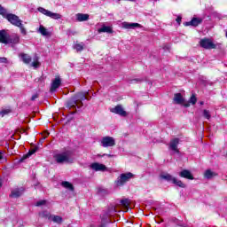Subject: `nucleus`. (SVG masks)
Wrapping results in <instances>:
<instances>
[{
	"mask_svg": "<svg viewBox=\"0 0 227 227\" xmlns=\"http://www.w3.org/2000/svg\"><path fill=\"white\" fill-rule=\"evenodd\" d=\"M53 159L57 164H73L74 162V157L70 151L57 153L53 156Z\"/></svg>",
	"mask_w": 227,
	"mask_h": 227,
	"instance_id": "nucleus-1",
	"label": "nucleus"
},
{
	"mask_svg": "<svg viewBox=\"0 0 227 227\" xmlns=\"http://www.w3.org/2000/svg\"><path fill=\"white\" fill-rule=\"evenodd\" d=\"M160 177L162 180H166L167 182H171V184H174V185H177V187L185 189V184H184V182H182V180L173 176L170 174L163 173V174H160Z\"/></svg>",
	"mask_w": 227,
	"mask_h": 227,
	"instance_id": "nucleus-2",
	"label": "nucleus"
},
{
	"mask_svg": "<svg viewBox=\"0 0 227 227\" xmlns=\"http://www.w3.org/2000/svg\"><path fill=\"white\" fill-rule=\"evenodd\" d=\"M134 176V174L128 172L124 174H121L120 176L115 181V185L117 187H121L122 185H125L127 182L131 180V178Z\"/></svg>",
	"mask_w": 227,
	"mask_h": 227,
	"instance_id": "nucleus-3",
	"label": "nucleus"
},
{
	"mask_svg": "<svg viewBox=\"0 0 227 227\" xmlns=\"http://www.w3.org/2000/svg\"><path fill=\"white\" fill-rule=\"evenodd\" d=\"M100 145L103 148H113V146H116V140L113 137H103L100 140Z\"/></svg>",
	"mask_w": 227,
	"mask_h": 227,
	"instance_id": "nucleus-4",
	"label": "nucleus"
},
{
	"mask_svg": "<svg viewBox=\"0 0 227 227\" xmlns=\"http://www.w3.org/2000/svg\"><path fill=\"white\" fill-rule=\"evenodd\" d=\"M38 12H40V13H43V15H46V17H50V19H53L54 20L61 19V14L52 12L43 7H39Z\"/></svg>",
	"mask_w": 227,
	"mask_h": 227,
	"instance_id": "nucleus-5",
	"label": "nucleus"
},
{
	"mask_svg": "<svg viewBox=\"0 0 227 227\" xmlns=\"http://www.w3.org/2000/svg\"><path fill=\"white\" fill-rule=\"evenodd\" d=\"M200 45L202 47V49H216L217 44L214 43V41L208 38H204L200 41Z\"/></svg>",
	"mask_w": 227,
	"mask_h": 227,
	"instance_id": "nucleus-6",
	"label": "nucleus"
},
{
	"mask_svg": "<svg viewBox=\"0 0 227 227\" xmlns=\"http://www.w3.org/2000/svg\"><path fill=\"white\" fill-rule=\"evenodd\" d=\"M5 19L11 23L12 24V26H16V27L18 26H20V24H22V20L20 19H19V16L15 15V14H12L9 13L5 16Z\"/></svg>",
	"mask_w": 227,
	"mask_h": 227,
	"instance_id": "nucleus-7",
	"label": "nucleus"
},
{
	"mask_svg": "<svg viewBox=\"0 0 227 227\" xmlns=\"http://www.w3.org/2000/svg\"><path fill=\"white\" fill-rule=\"evenodd\" d=\"M110 112L114 113V114H119V116H127V112L123 109L121 105H118L113 108H110Z\"/></svg>",
	"mask_w": 227,
	"mask_h": 227,
	"instance_id": "nucleus-8",
	"label": "nucleus"
},
{
	"mask_svg": "<svg viewBox=\"0 0 227 227\" xmlns=\"http://www.w3.org/2000/svg\"><path fill=\"white\" fill-rule=\"evenodd\" d=\"M61 86V78L59 76H56L55 79L51 82L50 91L54 93L58 88Z\"/></svg>",
	"mask_w": 227,
	"mask_h": 227,
	"instance_id": "nucleus-9",
	"label": "nucleus"
},
{
	"mask_svg": "<svg viewBox=\"0 0 227 227\" xmlns=\"http://www.w3.org/2000/svg\"><path fill=\"white\" fill-rule=\"evenodd\" d=\"M86 96L83 94H78L76 97V100L74 101V105H72V107H78L81 108L82 107V100H86Z\"/></svg>",
	"mask_w": 227,
	"mask_h": 227,
	"instance_id": "nucleus-10",
	"label": "nucleus"
},
{
	"mask_svg": "<svg viewBox=\"0 0 227 227\" xmlns=\"http://www.w3.org/2000/svg\"><path fill=\"white\" fill-rule=\"evenodd\" d=\"M179 144H180V139L173 138L172 140H170L169 149L172 150V152H176V153H178L180 152L178 150V145Z\"/></svg>",
	"mask_w": 227,
	"mask_h": 227,
	"instance_id": "nucleus-11",
	"label": "nucleus"
},
{
	"mask_svg": "<svg viewBox=\"0 0 227 227\" xmlns=\"http://www.w3.org/2000/svg\"><path fill=\"white\" fill-rule=\"evenodd\" d=\"M24 193V187H16L12 190L10 198H20V195Z\"/></svg>",
	"mask_w": 227,
	"mask_h": 227,
	"instance_id": "nucleus-12",
	"label": "nucleus"
},
{
	"mask_svg": "<svg viewBox=\"0 0 227 227\" xmlns=\"http://www.w3.org/2000/svg\"><path fill=\"white\" fill-rule=\"evenodd\" d=\"M91 169L94 171H106L107 169V167L102 163L94 162L90 165Z\"/></svg>",
	"mask_w": 227,
	"mask_h": 227,
	"instance_id": "nucleus-13",
	"label": "nucleus"
},
{
	"mask_svg": "<svg viewBox=\"0 0 227 227\" xmlns=\"http://www.w3.org/2000/svg\"><path fill=\"white\" fill-rule=\"evenodd\" d=\"M181 178H186L187 180H194V176L187 169H184L179 173Z\"/></svg>",
	"mask_w": 227,
	"mask_h": 227,
	"instance_id": "nucleus-14",
	"label": "nucleus"
},
{
	"mask_svg": "<svg viewBox=\"0 0 227 227\" xmlns=\"http://www.w3.org/2000/svg\"><path fill=\"white\" fill-rule=\"evenodd\" d=\"M122 27H124V29H136V27H141V24L124 21L122 22Z\"/></svg>",
	"mask_w": 227,
	"mask_h": 227,
	"instance_id": "nucleus-15",
	"label": "nucleus"
},
{
	"mask_svg": "<svg viewBox=\"0 0 227 227\" xmlns=\"http://www.w3.org/2000/svg\"><path fill=\"white\" fill-rule=\"evenodd\" d=\"M19 56H20V59H21V61H23V63H25V65H29L32 61V59L29 56V54L20 53Z\"/></svg>",
	"mask_w": 227,
	"mask_h": 227,
	"instance_id": "nucleus-16",
	"label": "nucleus"
},
{
	"mask_svg": "<svg viewBox=\"0 0 227 227\" xmlns=\"http://www.w3.org/2000/svg\"><path fill=\"white\" fill-rule=\"evenodd\" d=\"M203 22V20L201 18H193L190 22H187L185 26H200Z\"/></svg>",
	"mask_w": 227,
	"mask_h": 227,
	"instance_id": "nucleus-17",
	"label": "nucleus"
},
{
	"mask_svg": "<svg viewBox=\"0 0 227 227\" xmlns=\"http://www.w3.org/2000/svg\"><path fill=\"white\" fill-rule=\"evenodd\" d=\"M174 102L175 104H184V102H185V99L181 93H176L174 95Z\"/></svg>",
	"mask_w": 227,
	"mask_h": 227,
	"instance_id": "nucleus-18",
	"label": "nucleus"
},
{
	"mask_svg": "<svg viewBox=\"0 0 227 227\" xmlns=\"http://www.w3.org/2000/svg\"><path fill=\"white\" fill-rule=\"evenodd\" d=\"M123 212H129V207H130V200L128 199L121 200Z\"/></svg>",
	"mask_w": 227,
	"mask_h": 227,
	"instance_id": "nucleus-19",
	"label": "nucleus"
},
{
	"mask_svg": "<svg viewBox=\"0 0 227 227\" xmlns=\"http://www.w3.org/2000/svg\"><path fill=\"white\" fill-rule=\"evenodd\" d=\"M76 19H77L78 22H84L90 19V15L78 13V14H76Z\"/></svg>",
	"mask_w": 227,
	"mask_h": 227,
	"instance_id": "nucleus-20",
	"label": "nucleus"
},
{
	"mask_svg": "<svg viewBox=\"0 0 227 227\" xmlns=\"http://www.w3.org/2000/svg\"><path fill=\"white\" fill-rule=\"evenodd\" d=\"M20 42V37L17 35H13L12 37L7 39V43H13L14 45Z\"/></svg>",
	"mask_w": 227,
	"mask_h": 227,
	"instance_id": "nucleus-21",
	"label": "nucleus"
},
{
	"mask_svg": "<svg viewBox=\"0 0 227 227\" xmlns=\"http://www.w3.org/2000/svg\"><path fill=\"white\" fill-rule=\"evenodd\" d=\"M204 176L205 178H207L208 180H210V178H214V176H217V174L215 172H213L210 169H207L205 171Z\"/></svg>",
	"mask_w": 227,
	"mask_h": 227,
	"instance_id": "nucleus-22",
	"label": "nucleus"
},
{
	"mask_svg": "<svg viewBox=\"0 0 227 227\" xmlns=\"http://www.w3.org/2000/svg\"><path fill=\"white\" fill-rule=\"evenodd\" d=\"M0 43H8V37H6V31H0Z\"/></svg>",
	"mask_w": 227,
	"mask_h": 227,
	"instance_id": "nucleus-23",
	"label": "nucleus"
},
{
	"mask_svg": "<svg viewBox=\"0 0 227 227\" xmlns=\"http://www.w3.org/2000/svg\"><path fill=\"white\" fill-rule=\"evenodd\" d=\"M98 33H113V27H107V26H103L101 28H98Z\"/></svg>",
	"mask_w": 227,
	"mask_h": 227,
	"instance_id": "nucleus-24",
	"label": "nucleus"
},
{
	"mask_svg": "<svg viewBox=\"0 0 227 227\" xmlns=\"http://www.w3.org/2000/svg\"><path fill=\"white\" fill-rule=\"evenodd\" d=\"M196 102H198V99L196 98V96L192 95L191 98H190V100L188 103H185L184 104V107H189V106H191V104L192 106H194L196 104Z\"/></svg>",
	"mask_w": 227,
	"mask_h": 227,
	"instance_id": "nucleus-25",
	"label": "nucleus"
},
{
	"mask_svg": "<svg viewBox=\"0 0 227 227\" xmlns=\"http://www.w3.org/2000/svg\"><path fill=\"white\" fill-rule=\"evenodd\" d=\"M36 150L37 148H34L32 150H30L27 154H24L21 160H26V159H29V157H31V155H33L34 153H36Z\"/></svg>",
	"mask_w": 227,
	"mask_h": 227,
	"instance_id": "nucleus-26",
	"label": "nucleus"
},
{
	"mask_svg": "<svg viewBox=\"0 0 227 227\" xmlns=\"http://www.w3.org/2000/svg\"><path fill=\"white\" fill-rule=\"evenodd\" d=\"M39 33L42 34L43 36H49V35H51L43 26L39 27Z\"/></svg>",
	"mask_w": 227,
	"mask_h": 227,
	"instance_id": "nucleus-27",
	"label": "nucleus"
},
{
	"mask_svg": "<svg viewBox=\"0 0 227 227\" xmlns=\"http://www.w3.org/2000/svg\"><path fill=\"white\" fill-rule=\"evenodd\" d=\"M61 185L62 187H65V189H69V191H74V185L67 181L62 182Z\"/></svg>",
	"mask_w": 227,
	"mask_h": 227,
	"instance_id": "nucleus-28",
	"label": "nucleus"
},
{
	"mask_svg": "<svg viewBox=\"0 0 227 227\" xmlns=\"http://www.w3.org/2000/svg\"><path fill=\"white\" fill-rule=\"evenodd\" d=\"M31 67H33V68H38V67H40V60L38 57L34 58V61L31 63Z\"/></svg>",
	"mask_w": 227,
	"mask_h": 227,
	"instance_id": "nucleus-29",
	"label": "nucleus"
},
{
	"mask_svg": "<svg viewBox=\"0 0 227 227\" xmlns=\"http://www.w3.org/2000/svg\"><path fill=\"white\" fill-rule=\"evenodd\" d=\"M52 222L53 223H58V224H61V223H63V218L59 215H54L52 217Z\"/></svg>",
	"mask_w": 227,
	"mask_h": 227,
	"instance_id": "nucleus-30",
	"label": "nucleus"
},
{
	"mask_svg": "<svg viewBox=\"0 0 227 227\" xmlns=\"http://www.w3.org/2000/svg\"><path fill=\"white\" fill-rule=\"evenodd\" d=\"M74 49H75V51H77L78 52L81 51H83L84 49V43H76L74 44Z\"/></svg>",
	"mask_w": 227,
	"mask_h": 227,
	"instance_id": "nucleus-31",
	"label": "nucleus"
},
{
	"mask_svg": "<svg viewBox=\"0 0 227 227\" xmlns=\"http://www.w3.org/2000/svg\"><path fill=\"white\" fill-rule=\"evenodd\" d=\"M203 116L206 118V120H210V118H212V115H210V111L208 110L203 111Z\"/></svg>",
	"mask_w": 227,
	"mask_h": 227,
	"instance_id": "nucleus-32",
	"label": "nucleus"
},
{
	"mask_svg": "<svg viewBox=\"0 0 227 227\" xmlns=\"http://www.w3.org/2000/svg\"><path fill=\"white\" fill-rule=\"evenodd\" d=\"M10 113H12L10 109L2 110L0 111V116L3 118L4 116H6V114H10Z\"/></svg>",
	"mask_w": 227,
	"mask_h": 227,
	"instance_id": "nucleus-33",
	"label": "nucleus"
},
{
	"mask_svg": "<svg viewBox=\"0 0 227 227\" xmlns=\"http://www.w3.org/2000/svg\"><path fill=\"white\" fill-rule=\"evenodd\" d=\"M17 27H20L21 35H27V31L26 30L22 23H20V26H18Z\"/></svg>",
	"mask_w": 227,
	"mask_h": 227,
	"instance_id": "nucleus-34",
	"label": "nucleus"
},
{
	"mask_svg": "<svg viewBox=\"0 0 227 227\" xmlns=\"http://www.w3.org/2000/svg\"><path fill=\"white\" fill-rule=\"evenodd\" d=\"M0 15H2L3 17H5V18H6V16L8 15V14L6 13V9H4V7H2L1 5H0Z\"/></svg>",
	"mask_w": 227,
	"mask_h": 227,
	"instance_id": "nucleus-35",
	"label": "nucleus"
},
{
	"mask_svg": "<svg viewBox=\"0 0 227 227\" xmlns=\"http://www.w3.org/2000/svg\"><path fill=\"white\" fill-rule=\"evenodd\" d=\"M42 205H47V200H39L36 202V207H42Z\"/></svg>",
	"mask_w": 227,
	"mask_h": 227,
	"instance_id": "nucleus-36",
	"label": "nucleus"
},
{
	"mask_svg": "<svg viewBox=\"0 0 227 227\" xmlns=\"http://www.w3.org/2000/svg\"><path fill=\"white\" fill-rule=\"evenodd\" d=\"M176 20L178 24H180L182 22V17L178 16Z\"/></svg>",
	"mask_w": 227,
	"mask_h": 227,
	"instance_id": "nucleus-37",
	"label": "nucleus"
},
{
	"mask_svg": "<svg viewBox=\"0 0 227 227\" xmlns=\"http://www.w3.org/2000/svg\"><path fill=\"white\" fill-rule=\"evenodd\" d=\"M0 63H6V58H1Z\"/></svg>",
	"mask_w": 227,
	"mask_h": 227,
	"instance_id": "nucleus-38",
	"label": "nucleus"
},
{
	"mask_svg": "<svg viewBox=\"0 0 227 227\" xmlns=\"http://www.w3.org/2000/svg\"><path fill=\"white\" fill-rule=\"evenodd\" d=\"M36 98H38V96H37V95H34V96H32V98H31L32 100H36Z\"/></svg>",
	"mask_w": 227,
	"mask_h": 227,
	"instance_id": "nucleus-39",
	"label": "nucleus"
},
{
	"mask_svg": "<svg viewBox=\"0 0 227 227\" xmlns=\"http://www.w3.org/2000/svg\"><path fill=\"white\" fill-rule=\"evenodd\" d=\"M42 215H43V217H49L50 214L46 213L45 215L43 214Z\"/></svg>",
	"mask_w": 227,
	"mask_h": 227,
	"instance_id": "nucleus-40",
	"label": "nucleus"
},
{
	"mask_svg": "<svg viewBox=\"0 0 227 227\" xmlns=\"http://www.w3.org/2000/svg\"><path fill=\"white\" fill-rule=\"evenodd\" d=\"M0 160H3V153H0Z\"/></svg>",
	"mask_w": 227,
	"mask_h": 227,
	"instance_id": "nucleus-41",
	"label": "nucleus"
},
{
	"mask_svg": "<svg viewBox=\"0 0 227 227\" xmlns=\"http://www.w3.org/2000/svg\"><path fill=\"white\" fill-rule=\"evenodd\" d=\"M1 187H3V181L2 180H0V189H1Z\"/></svg>",
	"mask_w": 227,
	"mask_h": 227,
	"instance_id": "nucleus-42",
	"label": "nucleus"
},
{
	"mask_svg": "<svg viewBox=\"0 0 227 227\" xmlns=\"http://www.w3.org/2000/svg\"><path fill=\"white\" fill-rule=\"evenodd\" d=\"M106 155V157H113V154H104Z\"/></svg>",
	"mask_w": 227,
	"mask_h": 227,
	"instance_id": "nucleus-43",
	"label": "nucleus"
},
{
	"mask_svg": "<svg viewBox=\"0 0 227 227\" xmlns=\"http://www.w3.org/2000/svg\"><path fill=\"white\" fill-rule=\"evenodd\" d=\"M205 103L203 101L200 102V106H203Z\"/></svg>",
	"mask_w": 227,
	"mask_h": 227,
	"instance_id": "nucleus-44",
	"label": "nucleus"
},
{
	"mask_svg": "<svg viewBox=\"0 0 227 227\" xmlns=\"http://www.w3.org/2000/svg\"><path fill=\"white\" fill-rule=\"evenodd\" d=\"M128 1H131L132 2V1H135V0H128Z\"/></svg>",
	"mask_w": 227,
	"mask_h": 227,
	"instance_id": "nucleus-45",
	"label": "nucleus"
},
{
	"mask_svg": "<svg viewBox=\"0 0 227 227\" xmlns=\"http://www.w3.org/2000/svg\"><path fill=\"white\" fill-rule=\"evenodd\" d=\"M226 37H227V32H226Z\"/></svg>",
	"mask_w": 227,
	"mask_h": 227,
	"instance_id": "nucleus-46",
	"label": "nucleus"
}]
</instances>
